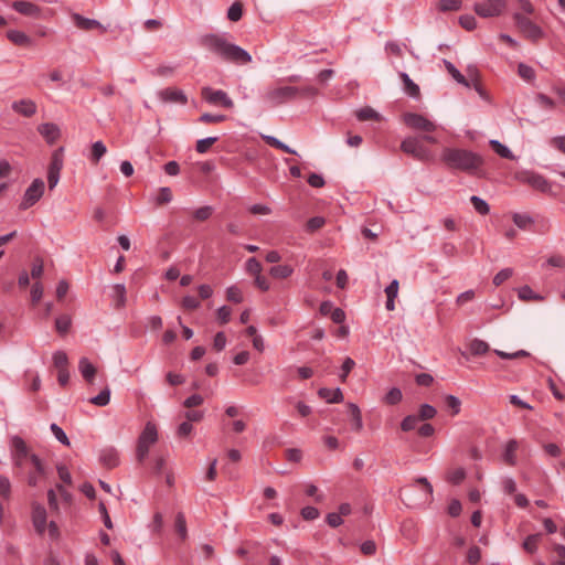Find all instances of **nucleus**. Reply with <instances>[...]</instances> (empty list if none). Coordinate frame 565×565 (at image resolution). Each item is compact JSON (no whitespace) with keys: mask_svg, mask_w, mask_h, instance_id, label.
I'll return each instance as SVG.
<instances>
[{"mask_svg":"<svg viewBox=\"0 0 565 565\" xmlns=\"http://www.w3.org/2000/svg\"><path fill=\"white\" fill-rule=\"evenodd\" d=\"M200 44L225 62L238 65L252 62V56L246 50L228 42L223 35L205 34L201 36Z\"/></svg>","mask_w":565,"mask_h":565,"instance_id":"nucleus-1","label":"nucleus"},{"mask_svg":"<svg viewBox=\"0 0 565 565\" xmlns=\"http://www.w3.org/2000/svg\"><path fill=\"white\" fill-rule=\"evenodd\" d=\"M441 161L449 168L469 174H476L483 166V158L470 150L458 148H445L441 152Z\"/></svg>","mask_w":565,"mask_h":565,"instance_id":"nucleus-2","label":"nucleus"},{"mask_svg":"<svg viewBox=\"0 0 565 565\" xmlns=\"http://www.w3.org/2000/svg\"><path fill=\"white\" fill-rule=\"evenodd\" d=\"M299 92V88L295 86L270 87L264 94V99L270 107H277L287 102L294 100L298 96Z\"/></svg>","mask_w":565,"mask_h":565,"instance_id":"nucleus-3","label":"nucleus"},{"mask_svg":"<svg viewBox=\"0 0 565 565\" xmlns=\"http://www.w3.org/2000/svg\"><path fill=\"white\" fill-rule=\"evenodd\" d=\"M513 20L520 33L529 41L536 43L544 38L545 33L541 26L534 23L520 12L513 14Z\"/></svg>","mask_w":565,"mask_h":565,"instance_id":"nucleus-4","label":"nucleus"},{"mask_svg":"<svg viewBox=\"0 0 565 565\" xmlns=\"http://www.w3.org/2000/svg\"><path fill=\"white\" fill-rule=\"evenodd\" d=\"M158 440L157 427L153 423L148 422L141 431L137 444V460L142 462L149 454V449Z\"/></svg>","mask_w":565,"mask_h":565,"instance_id":"nucleus-5","label":"nucleus"},{"mask_svg":"<svg viewBox=\"0 0 565 565\" xmlns=\"http://www.w3.org/2000/svg\"><path fill=\"white\" fill-rule=\"evenodd\" d=\"M515 179L536 191L552 194V183L542 174L532 171H521L516 173Z\"/></svg>","mask_w":565,"mask_h":565,"instance_id":"nucleus-6","label":"nucleus"},{"mask_svg":"<svg viewBox=\"0 0 565 565\" xmlns=\"http://www.w3.org/2000/svg\"><path fill=\"white\" fill-rule=\"evenodd\" d=\"M403 152L414 157L420 161L431 159V152L423 145L422 139L418 137H407L401 143Z\"/></svg>","mask_w":565,"mask_h":565,"instance_id":"nucleus-7","label":"nucleus"},{"mask_svg":"<svg viewBox=\"0 0 565 565\" xmlns=\"http://www.w3.org/2000/svg\"><path fill=\"white\" fill-rule=\"evenodd\" d=\"M404 124L416 131L434 132L437 129V125L430 121L428 118L416 113H406L403 115Z\"/></svg>","mask_w":565,"mask_h":565,"instance_id":"nucleus-8","label":"nucleus"},{"mask_svg":"<svg viewBox=\"0 0 565 565\" xmlns=\"http://www.w3.org/2000/svg\"><path fill=\"white\" fill-rule=\"evenodd\" d=\"M202 98L214 106H222L224 108L231 109L234 107V102L230 96L222 89H213L209 86H205L201 89Z\"/></svg>","mask_w":565,"mask_h":565,"instance_id":"nucleus-9","label":"nucleus"},{"mask_svg":"<svg viewBox=\"0 0 565 565\" xmlns=\"http://www.w3.org/2000/svg\"><path fill=\"white\" fill-rule=\"evenodd\" d=\"M44 188L45 184L42 179H34L24 192L23 199L19 205L20 210H28L33 206L42 198Z\"/></svg>","mask_w":565,"mask_h":565,"instance_id":"nucleus-10","label":"nucleus"},{"mask_svg":"<svg viewBox=\"0 0 565 565\" xmlns=\"http://www.w3.org/2000/svg\"><path fill=\"white\" fill-rule=\"evenodd\" d=\"M505 0H486L484 3H475L473 10L481 18L499 17L505 9Z\"/></svg>","mask_w":565,"mask_h":565,"instance_id":"nucleus-11","label":"nucleus"},{"mask_svg":"<svg viewBox=\"0 0 565 565\" xmlns=\"http://www.w3.org/2000/svg\"><path fill=\"white\" fill-rule=\"evenodd\" d=\"M63 163V148H60L53 152L47 170V183L50 190H53L57 185Z\"/></svg>","mask_w":565,"mask_h":565,"instance_id":"nucleus-12","label":"nucleus"},{"mask_svg":"<svg viewBox=\"0 0 565 565\" xmlns=\"http://www.w3.org/2000/svg\"><path fill=\"white\" fill-rule=\"evenodd\" d=\"M11 447H12V459L14 461V465L18 467H23L26 462V460L30 461V454L29 448L25 444V441L19 437L13 436L11 438Z\"/></svg>","mask_w":565,"mask_h":565,"instance_id":"nucleus-13","label":"nucleus"},{"mask_svg":"<svg viewBox=\"0 0 565 565\" xmlns=\"http://www.w3.org/2000/svg\"><path fill=\"white\" fill-rule=\"evenodd\" d=\"M71 19L74 25L82 31H92L94 29H99L102 32H106V28L97 20L86 18L79 13H72Z\"/></svg>","mask_w":565,"mask_h":565,"instance_id":"nucleus-14","label":"nucleus"},{"mask_svg":"<svg viewBox=\"0 0 565 565\" xmlns=\"http://www.w3.org/2000/svg\"><path fill=\"white\" fill-rule=\"evenodd\" d=\"M30 462L33 467V471L29 473L28 483L31 487H35L40 477L45 475V468L42 460L36 455L30 456Z\"/></svg>","mask_w":565,"mask_h":565,"instance_id":"nucleus-15","label":"nucleus"},{"mask_svg":"<svg viewBox=\"0 0 565 565\" xmlns=\"http://www.w3.org/2000/svg\"><path fill=\"white\" fill-rule=\"evenodd\" d=\"M38 131L50 145L55 143L61 136L58 126L53 122L41 124Z\"/></svg>","mask_w":565,"mask_h":565,"instance_id":"nucleus-16","label":"nucleus"},{"mask_svg":"<svg viewBox=\"0 0 565 565\" xmlns=\"http://www.w3.org/2000/svg\"><path fill=\"white\" fill-rule=\"evenodd\" d=\"M99 460L102 465L108 469L119 465V454L114 447H106L100 450Z\"/></svg>","mask_w":565,"mask_h":565,"instance_id":"nucleus-17","label":"nucleus"},{"mask_svg":"<svg viewBox=\"0 0 565 565\" xmlns=\"http://www.w3.org/2000/svg\"><path fill=\"white\" fill-rule=\"evenodd\" d=\"M12 8L17 12L26 17H39L41 13V9L39 6L26 0H15L12 3Z\"/></svg>","mask_w":565,"mask_h":565,"instance_id":"nucleus-18","label":"nucleus"},{"mask_svg":"<svg viewBox=\"0 0 565 565\" xmlns=\"http://www.w3.org/2000/svg\"><path fill=\"white\" fill-rule=\"evenodd\" d=\"M160 98L163 102L178 103L181 105H185L188 102V98L184 95V93L177 88H166V89L161 90Z\"/></svg>","mask_w":565,"mask_h":565,"instance_id":"nucleus-19","label":"nucleus"},{"mask_svg":"<svg viewBox=\"0 0 565 565\" xmlns=\"http://www.w3.org/2000/svg\"><path fill=\"white\" fill-rule=\"evenodd\" d=\"M12 109L24 117H31L36 113V105L31 99H20L12 104Z\"/></svg>","mask_w":565,"mask_h":565,"instance_id":"nucleus-20","label":"nucleus"},{"mask_svg":"<svg viewBox=\"0 0 565 565\" xmlns=\"http://www.w3.org/2000/svg\"><path fill=\"white\" fill-rule=\"evenodd\" d=\"M32 521L35 530H45L46 526V510L42 504H32Z\"/></svg>","mask_w":565,"mask_h":565,"instance_id":"nucleus-21","label":"nucleus"},{"mask_svg":"<svg viewBox=\"0 0 565 565\" xmlns=\"http://www.w3.org/2000/svg\"><path fill=\"white\" fill-rule=\"evenodd\" d=\"M78 370L83 376V379L92 384L94 382V379L96 376L97 370L96 367L90 363V361L87 358H82L78 362Z\"/></svg>","mask_w":565,"mask_h":565,"instance_id":"nucleus-22","label":"nucleus"},{"mask_svg":"<svg viewBox=\"0 0 565 565\" xmlns=\"http://www.w3.org/2000/svg\"><path fill=\"white\" fill-rule=\"evenodd\" d=\"M519 448V443L515 439H510L503 451V460L509 466H515L516 465V450Z\"/></svg>","mask_w":565,"mask_h":565,"instance_id":"nucleus-23","label":"nucleus"},{"mask_svg":"<svg viewBox=\"0 0 565 565\" xmlns=\"http://www.w3.org/2000/svg\"><path fill=\"white\" fill-rule=\"evenodd\" d=\"M7 38L15 45L19 46H31V38L22 31L10 30L7 32Z\"/></svg>","mask_w":565,"mask_h":565,"instance_id":"nucleus-24","label":"nucleus"},{"mask_svg":"<svg viewBox=\"0 0 565 565\" xmlns=\"http://www.w3.org/2000/svg\"><path fill=\"white\" fill-rule=\"evenodd\" d=\"M398 287H399L398 280L394 279L385 288V294H386V298H387L385 307L388 311H392L395 309V298L397 297V294H398Z\"/></svg>","mask_w":565,"mask_h":565,"instance_id":"nucleus-25","label":"nucleus"},{"mask_svg":"<svg viewBox=\"0 0 565 565\" xmlns=\"http://www.w3.org/2000/svg\"><path fill=\"white\" fill-rule=\"evenodd\" d=\"M318 394L328 403H340L343 401V393L339 387L334 390L322 387L319 390Z\"/></svg>","mask_w":565,"mask_h":565,"instance_id":"nucleus-26","label":"nucleus"},{"mask_svg":"<svg viewBox=\"0 0 565 565\" xmlns=\"http://www.w3.org/2000/svg\"><path fill=\"white\" fill-rule=\"evenodd\" d=\"M111 299L115 302L116 308H122L126 305V287L122 284H117L111 289Z\"/></svg>","mask_w":565,"mask_h":565,"instance_id":"nucleus-27","label":"nucleus"},{"mask_svg":"<svg viewBox=\"0 0 565 565\" xmlns=\"http://www.w3.org/2000/svg\"><path fill=\"white\" fill-rule=\"evenodd\" d=\"M399 77L404 84V90L405 93L414 98L419 97L420 90L417 84H415L412 78L408 76V74L402 72L399 73Z\"/></svg>","mask_w":565,"mask_h":565,"instance_id":"nucleus-28","label":"nucleus"},{"mask_svg":"<svg viewBox=\"0 0 565 565\" xmlns=\"http://www.w3.org/2000/svg\"><path fill=\"white\" fill-rule=\"evenodd\" d=\"M513 223L523 231L530 230L534 224V220L526 213H514L512 215Z\"/></svg>","mask_w":565,"mask_h":565,"instance_id":"nucleus-29","label":"nucleus"},{"mask_svg":"<svg viewBox=\"0 0 565 565\" xmlns=\"http://www.w3.org/2000/svg\"><path fill=\"white\" fill-rule=\"evenodd\" d=\"M294 268L290 265H276L269 270L271 277L277 279H286L291 276Z\"/></svg>","mask_w":565,"mask_h":565,"instance_id":"nucleus-30","label":"nucleus"},{"mask_svg":"<svg viewBox=\"0 0 565 565\" xmlns=\"http://www.w3.org/2000/svg\"><path fill=\"white\" fill-rule=\"evenodd\" d=\"M445 63V67L446 70L448 71V73L451 75V77L458 83V84H461L466 87H470V82L469 79H467L457 68L456 66L449 62V61H444Z\"/></svg>","mask_w":565,"mask_h":565,"instance_id":"nucleus-31","label":"nucleus"},{"mask_svg":"<svg viewBox=\"0 0 565 565\" xmlns=\"http://www.w3.org/2000/svg\"><path fill=\"white\" fill-rule=\"evenodd\" d=\"M466 470L461 467L451 469L446 475V481L451 484H460L466 478Z\"/></svg>","mask_w":565,"mask_h":565,"instance_id":"nucleus-32","label":"nucleus"},{"mask_svg":"<svg viewBox=\"0 0 565 565\" xmlns=\"http://www.w3.org/2000/svg\"><path fill=\"white\" fill-rule=\"evenodd\" d=\"M356 118L360 121L366 120H381V115L375 111L372 107H363L356 111Z\"/></svg>","mask_w":565,"mask_h":565,"instance_id":"nucleus-33","label":"nucleus"},{"mask_svg":"<svg viewBox=\"0 0 565 565\" xmlns=\"http://www.w3.org/2000/svg\"><path fill=\"white\" fill-rule=\"evenodd\" d=\"M107 152V148L103 141H95L90 149V161L97 163Z\"/></svg>","mask_w":565,"mask_h":565,"instance_id":"nucleus-34","label":"nucleus"},{"mask_svg":"<svg viewBox=\"0 0 565 565\" xmlns=\"http://www.w3.org/2000/svg\"><path fill=\"white\" fill-rule=\"evenodd\" d=\"M490 146L500 157H502L504 159H509V160L515 159L512 151L507 146L502 145L500 141L490 140Z\"/></svg>","mask_w":565,"mask_h":565,"instance_id":"nucleus-35","label":"nucleus"},{"mask_svg":"<svg viewBox=\"0 0 565 565\" xmlns=\"http://www.w3.org/2000/svg\"><path fill=\"white\" fill-rule=\"evenodd\" d=\"M72 324L71 317L67 315H62L55 319V328L56 331L64 335L68 332Z\"/></svg>","mask_w":565,"mask_h":565,"instance_id":"nucleus-36","label":"nucleus"},{"mask_svg":"<svg viewBox=\"0 0 565 565\" xmlns=\"http://www.w3.org/2000/svg\"><path fill=\"white\" fill-rule=\"evenodd\" d=\"M469 350L473 355H482L490 350V347L487 342L479 339H475L471 341Z\"/></svg>","mask_w":565,"mask_h":565,"instance_id":"nucleus-37","label":"nucleus"},{"mask_svg":"<svg viewBox=\"0 0 565 565\" xmlns=\"http://www.w3.org/2000/svg\"><path fill=\"white\" fill-rule=\"evenodd\" d=\"M470 202L477 213H479L481 215H487L490 212L489 204L480 196L472 195L470 198Z\"/></svg>","mask_w":565,"mask_h":565,"instance_id":"nucleus-38","label":"nucleus"},{"mask_svg":"<svg viewBox=\"0 0 565 565\" xmlns=\"http://www.w3.org/2000/svg\"><path fill=\"white\" fill-rule=\"evenodd\" d=\"M349 408H350V413L352 416L353 429L356 431H360L363 428V422H362L360 408L358 407V405H355L353 403L349 404Z\"/></svg>","mask_w":565,"mask_h":565,"instance_id":"nucleus-39","label":"nucleus"},{"mask_svg":"<svg viewBox=\"0 0 565 565\" xmlns=\"http://www.w3.org/2000/svg\"><path fill=\"white\" fill-rule=\"evenodd\" d=\"M110 401V390L105 387L98 395L90 398V403L96 406H106Z\"/></svg>","mask_w":565,"mask_h":565,"instance_id":"nucleus-40","label":"nucleus"},{"mask_svg":"<svg viewBox=\"0 0 565 565\" xmlns=\"http://www.w3.org/2000/svg\"><path fill=\"white\" fill-rule=\"evenodd\" d=\"M218 140V137H207L196 141L195 150L199 153H206L210 148Z\"/></svg>","mask_w":565,"mask_h":565,"instance_id":"nucleus-41","label":"nucleus"},{"mask_svg":"<svg viewBox=\"0 0 565 565\" xmlns=\"http://www.w3.org/2000/svg\"><path fill=\"white\" fill-rule=\"evenodd\" d=\"M437 414V411L434 406L429 405V404H423L420 405L419 407V411H418V420H428V419H431L436 416Z\"/></svg>","mask_w":565,"mask_h":565,"instance_id":"nucleus-42","label":"nucleus"},{"mask_svg":"<svg viewBox=\"0 0 565 565\" xmlns=\"http://www.w3.org/2000/svg\"><path fill=\"white\" fill-rule=\"evenodd\" d=\"M461 8V0H439L438 10L441 12L458 11Z\"/></svg>","mask_w":565,"mask_h":565,"instance_id":"nucleus-43","label":"nucleus"},{"mask_svg":"<svg viewBox=\"0 0 565 565\" xmlns=\"http://www.w3.org/2000/svg\"><path fill=\"white\" fill-rule=\"evenodd\" d=\"M172 201V192L168 186H162L159 189L158 195L156 198L157 205L168 204Z\"/></svg>","mask_w":565,"mask_h":565,"instance_id":"nucleus-44","label":"nucleus"},{"mask_svg":"<svg viewBox=\"0 0 565 565\" xmlns=\"http://www.w3.org/2000/svg\"><path fill=\"white\" fill-rule=\"evenodd\" d=\"M403 398L402 391L397 387L391 388L384 397V402L388 405H396Z\"/></svg>","mask_w":565,"mask_h":565,"instance_id":"nucleus-45","label":"nucleus"},{"mask_svg":"<svg viewBox=\"0 0 565 565\" xmlns=\"http://www.w3.org/2000/svg\"><path fill=\"white\" fill-rule=\"evenodd\" d=\"M242 14H243V6L238 1L234 2L227 10V19L233 22L241 20Z\"/></svg>","mask_w":565,"mask_h":565,"instance_id":"nucleus-46","label":"nucleus"},{"mask_svg":"<svg viewBox=\"0 0 565 565\" xmlns=\"http://www.w3.org/2000/svg\"><path fill=\"white\" fill-rule=\"evenodd\" d=\"M541 539L540 533L529 535L523 542V548L529 553H534L537 548L539 541Z\"/></svg>","mask_w":565,"mask_h":565,"instance_id":"nucleus-47","label":"nucleus"},{"mask_svg":"<svg viewBox=\"0 0 565 565\" xmlns=\"http://www.w3.org/2000/svg\"><path fill=\"white\" fill-rule=\"evenodd\" d=\"M53 363L57 370L67 369L68 359H67L66 353L64 351H56L53 354Z\"/></svg>","mask_w":565,"mask_h":565,"instance_id":"nucleus-48","label":"nucleus"},{"mask_svg":"<svg viewBox=\"0 0 565 565\" xmlns=\"http://www.w3.org/2000/svg\"><path fill=\"white\" fill-rule=\"evenodd\" d=\"M446 406L451 411L452 415H457L460 413L461 402L455 395H447L445 397Z\"/></svg>","mask_w":565,"mask_h":565,"instance_id":"nucleus-49","label":"nucleus"},{"mask_svg":"<svg viewBox=\"0 0 565 565\" xmlns=\"http://www.w3.org/2000/svg\"><path fill=\"white\" fill-rule=\"evenodd\" d=\"M518 74L525 81H533L535 78V71L533 70V67L524 63L519 64Z\"/></svg>","mask_w":565,"mask_h":565,"instance_id":"nucleus-50","label":"nucleus"},{"mask_svg":"<svg viewBox=\"0 0 565 565\" xmlns=\"http://www.w3.org/2000/svg\"><path fill=\"white\" fill-rule=\"evenodd\" d=\"M51 431L53 433L54 437L63 445L70 446L68 437L66 436L65 431L55 423L51 424L50 426Z\"/></svg>","mask_w":565,"mask_h":565,"instance_id":"nucleus-51","label":"nucleus"},{"mask_svg":"<svg viewBox=\"0 0 565 565\" xmlns=\"http://www.w3.org/2000/svg\"><path fill=\"white\" fill-rule=\"evenodd\" d=\"M226 298L228 301L241 303L243 301V295L238 287L231 286L226 289Z\"/></svg>","mask_w":565,"mask_h":565,"instance_id":"nucleus-52","label":"nucleus"},{"mask_svg":"<svg viewBox=\"0 0 565 565\" xmlns=\"http://www.w3.org/2000/svg\"><path fill=\"white\" fill-rule=\"evenodd\" d=\"M355 366V362L351 358H345L343 361V364L341 366V373H340V380L341 382H345L349 373L353 370Z\"/></svg>","mask_w":565,"mask_h":565,"instance_id":"nucleus-53","label":"nucleus"},{"mask_svg":"<svg viewBox=\"0 0 565 565\" xmlns=\"http://www.w3.org/2000/svg\"><path fill=\"white\" fill-rule=\"evenodd\" d=\"M418 422H419V420H418V417H417V416H415V415H408V416H406V417L402 420V423H401V429H402L403 431H411V430H413V429L417 426Z\"/></svg>","mask_w":565,"mask_h":565,"instance_id":"nucleus-54","label":"nucleus"},{"mask_svg":"<svg viewBox=\"0 0 565 565\" xmlns=\"http://www.w3.org/2000/svg\"><path fill=\"white\" fill-rule=\"evenodd\" d=\"M459 23L463 29L468 31H472L477 28V20L473 15L470 14L461 15L459 18Z\"/></svg>","mask_w":565,"mask_h":565,"instance_id":"nucleus-55","label":"nucleus"},{"mask_svg":"<svg viewBox=\"0 0 565 565\" xmlns=\"http://www.w3.org/2000/svg\"><path fill=\"white\" fill-rule=\"evenodd\" d=\"M301 518L307 521H312L319 518L320 512L315 507H305L300 511Z\"/></svg>","mask_w":565,"mask_h":565,"instance_id":"nucleus-56","label":"nucleus"},{"mask_svg":"<svg viewBox=\"0 0 565 565\" xmlns=\"http://www.w3.org/2000/svg\"><path fill=\"white\" fill-rule=\"evenodd\" d=\"M212 213H213L212 206L206 205V206H202V207H199L198 210H195L193 216L195 220L203 222V221H206L207 218H210Z\"/></svg>","mask_w":565,"mask_h":565,"instance_id":"nucleus-57","label":"nucleus"},{"mask_svg":"<svg viewBox=\"0 0 565 565\" xmlns=\"http://www.w3.org/2000/svg\"><path fill=\"white\" fill-rule=\"evenodd\" d=\"M519 297L520 299L522 300H541L542 297H540L539 295H536L532 288H530L529 286H524L522 287L520 290H519Z\"/></svg>","mask_w":565,"mask_h":565,"instance_id":"nucleus-58","label":"nucleus"},{"mask_svg":"<svg viewBox=\"0 0 565 565\" xmlns=\"http://www.w3.org/2000/svg\"><path fill=\"white\" fill-rule=\"evenodd\" d=\"M535 99L540 106L546 109H554L556 106L555 102L551 97L542 93L537 94Z\"/></svg>","mask_w":565,"mask_h":565,"instance_id":"nucleus-59","label":"nucleus"},{"mask_svg":"<svg viewBox=\"0 0 565 565\" xmlns=\"http://www.w3.org/2000/svg\"><path fill=\"white\" fill-rule=\"evenodd\" d=\"M10 493H11L10 480L7 477L0 475V495L7 500L10 498Z\"/></svg>","mask_w":565,"mask_h":565,"instance_id":"nucleus-60","label":"nucleus"},{"mask_svg":"<svg viewBox=\"0 0 565 565\" xmlns=\"http://www.w3.org/2000/svg\"><path fill=\"white\" fill-rule=\"evenodd\" d=\"M225 119V115H212L209 113L201 115V117L199 118V120L204 124H217L224 121Z\"/></svg>","mask_w":565,"mask_h":565,"instance_id":"nucleus-61","label":"nucleus"},{"mask_svg":"<svg viewBox=\"0 0 565 565\" xmlns=\"http://www.w3.org/2000/svg\"><path fill=\"white\" fill-rule=\"evenodd\" d=\"M246 270L256 276L262 273V265L255 257H252L246 262Z\"/></svg>","mask_w":565,"mask_h":565,"instance_id":"nucleus-62","label":"nucleus"},{"mask_svg":"<svg viewBox=\"0 0 565 565\" xmlns=\"http://www.w3.org/2000/svg\"><path fill=\"white\" fill-rule=\"evenodd\" d=\"M481 559V551L478 546H471L467 553V562L469 564H477Z\"/></svg>","mask_w":565,"mask_h":565,"instance_id":"nucleus-63","label":"nucleus"},{"mask_svg":"<svg viewBox=\"0 0 565 565\" xmlns=\"http://www.w3.org/2000/svg\"><path fill=\"white\" fill-rule=\"evenodd\" d=\"M513 271L511 268H504L500 270L493 278V284L495 286H500L503 284L507 279H509L512 276Z\"/></svg>","mask_w":565,"mask_h":565,"instance_id":"nucleus-64","label":"nucleus"}]
</instances>
